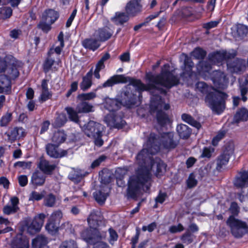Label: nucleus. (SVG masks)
Returning a JSON list of instances; mask_svg holds the SVG:
<instances>
[{
  "label": "nucleus",
  "mask_w": 248,
  "mask_h": 248,
  "mask_svg": "<svg viewBox=\"0 0 248 248\" xmlns=\"http://www.w3.org/2000/svg\"><path fill=\"white\" fill-rule=\"evenodd\" d=\"M121 106L123 105L118 97L117 99L107 98L104 106L109 111H114L117 110Z\"/></svg>",
  "instance_id": "20"
},
{
  "label": "nucleus",
  "mask_w": 248,
  "mask_h": 248,
  "mask_svg": "<svg viewBox=\"0 0 248 248\" xmlns=\"http://www.w3.org/2000/svg\"><path fill=\"white\" fill-rule=\"evenodd\" d=\"M112 32L107 28L99 29L95 31L93 34L94 37H96L99 41L104 42L111 37Z\"/></svg>",
  "instance_id": "19"
},
{
  "label": "nucleus",
  "mask_w": 248,
  "mask_h": 248,
  "mask_svg": "<svg viewBox=\"0 0 248 248\" xmlns=\"http://www.w3.org/2000/svg\"><path fill=\"white\" fill-rule=\"evenodd\" d=\"M227 224L230 226L232 235L235 237H241L247 231V225L245 222L236 219L233 216L229 217Z\"/></svg>",
  "instance_id": "7"
},
{
  "label": "nucleus",
  "mask_w": 248,
  "mask_h": 248,
  "mask_svg": "<svg viewBox=\"0 0 248 248\" xmlns=\"http://www.w3.org/2000/svg\"><path fill=\"white\" fill-rule=\"evenodd\" d=\"M245 64L243 60L237 59L233 62H228L227 67L232 73H240L245 70Z\"/></svg>",
  "instance_id": "14"
},
{
  "label": "nucleus",
  "mask_w": 248,
  "mask_h": 248,
  "mask_svg": "<svg viewBox=\"0 0 248 248\" xmlns=\"http://www.w3.org/2000/svg\"><path fill=\"white\" fill-rule=\"evenodd\" d=\"M234 145L233 142L229 141L224 145L223 153L229 156L232 155L234 152Z\"/></svg>",
  "instance_id": "44"
},
{
  "label": "nucleus",
  "mask_w": 248,
  "mask_h": 248,
  "mask_svg": "<svg viewBox=\"0 0 248 248\" xmlns=\"http://www.w3.org/2000/svg\"><path fill=\"white\" fill-rule=\"evenodd\" d=\"M12 118V113L10 112H7L1 118L0 120V126L1 127L7 126L11 121Z\"/></svg>",
  "instance_id": "50"
},
{
  "label": "nucleus",
  "mask_w": 248,
  "mask_h": 248,
  "mask_svg": "<svg viewBox=\"0 0 248 248\" xmlns=\"http://www.w3.org/2000/svg\"><path fill=\"white\" fill-rule=\"evenodd\" d=\"M137 80L124 75H115L110 77L102 85L103 88L112 87L115 84L126 83L128 82L129 85L126 86L122 91L120 94L118 96L123 106L130 108L136 103L137 95L135 94L136 90L140 93L142 91H140L137 87L131 83V81Z\"/></svg>",
  "instance_id": "3"
},
{
  "label": "nucleus",
  "mask_w": 248,
  "mask_h": 248,
  "mask_svg": "<svg viewBox=\"0 0 248 248\" xmlns=\"http://www.w3.org/2000/svg\"><path fill=\"white\" fill-rule=\"evenodd\" d=\"M197 90L203 93H207L205 98L206 105L217 114L221 113L225 108V99L228 95L219 92L204 82H199L196 85Z\"/></svg>",
  "instance_id": "4"
},
{
  "label": "nucleus",
  "mask_w": 248,
  "mask_h": 248,
  "mask_svg": "<svg viewBox=\"0 0 248 248\" xmlns=\"http://www.w3.org/2000/svg\"><path fill=\"white\" fill-rule=\"evenodd\" d=\"M234 185L237 188H242L248 186V171H240L236 176Z\"/></svg>",
  "instance_id": "15"
},
{
  "label": "nucleus",
  "mask_w": 248,
  "mask_h": 248,
  "mask_svg": "<svg viewBox=\"0 0 248 248\" xmlns=\"http://www.w3.org/2000/svg\"><path fill=\"white\" fill-rule=\"evenodd\" d=\"M11 81L6 75H0V93L9 94L11 93Z\"/></svg>",
  "instance_id": "16"
},
{
  "label": "nucleus",
  "mask_w": 248,
  "mask_h": 248,
  "mask_svg": "<svg viewBox=\"0 0 248 248\" xmlns=\"http://www.w3.org/2000/svg\"><path fill=\"white\" fill-rule=\"evenodd\" d=\"M209 61L212 63H219L222 62L224 59L223 54L222 51L217 52L216 53L211 54L208 56Z\"/></svg>",
  "instance_id": "35"
},
{
  "label": "nucleus",
  "mask_w": 248,
  "mask_h": 248,
  "mask_svg": "<svg viewBox=\"0 0 248 248\" xmlns=\"http://www.w3.org/2000/svg\"><path fill=\"white\" fill-rule=\"evenodd\" d=\"M46 176L42 172L36 171L31 176V182L35 186H42L45 182Z\"/></svg>",
  "instance_id": "23"
},
{
  "label": "nucleus",
  "mask_w": 248,
  "mask_h": 248,
  "mask_svg": "<svg viewBox=\"0 0 248 248\" xmlns=\"http://www.w3.org/2000/svg\"><path fill=\"white\" fill-rule=\"evenodd\" d=\"M15 168H21L23 169H30L31 166V162L18 161L14 165Z\"/></svg>",
  "instance_id": "53"
},
{
  "label": "nucleus",
  "mask_w": 248,
  "mask_h": 248,
  "mask_svg": "<svg viewBox=\"0 0 248 248\" xmlns=\"http://www.w3.org/2000/svg\"><path fill=\"white\" fill-rule=\"evenodd\" d=\"M123 116L124 114L122 112L110 113L105 116L104 121L110 127L121 128L126 123L123 119Z\"/></svg>",
  "instance_id": "10"
},
{
  "label": "nucleus",
  "mask_w": 248,
  "mask_h": 248,
  "mask_svg": "<svg viewBox=\"0 0 248 248\" xmlns=\"http://www.w3.org/2000/svg\"><path fill=\"white\" fill-rule=\"evenodd\" d=\"M212 79L214 86L218 89L224 90L227 86L228 81L225 74L218 70L213 72L212 75Z\"/></svg>",
  "instance_id": "12"
},
{
  "label": "nucleus",
  "mask_w": 248,
  "mask_h": 248,
  "mask_svg": "<svg viewBox=\"0 0 248 248\" xmlns=\"http://www.w3.org/2000/svg\"><path fill=\"white\" fill-rule=\"evenodd\" d=\"M230 156L223 153L217 158V169L220 170L223 165H226L228 162Z\"/></svg>",
  "instance_id": "41"
},
{
  "label": "nucleus",
  "mask_w": 248,
  "mask_h": 248,
  "mask_svg": "<svg viewBox=\"0 0 248 248\" xmlns=\"http://www.w3.org/2000/svg\"><path fill=\"white\" fill-rule=\"evenodd\" d=\"M92 70H91L83 77L82 81L80 83V88L82 91H85L91 87L92 84Z\"/></svg>",
  "instance_id": "30"
},
{
  "label": "nucleus",
  "mask_w": 248,
  "mask_h": 248,
  "mask_svg": "<svg viewBox=\"0 0 248 248\" xmlns=\"http://www.w3.org/2000/svg\"><path fill=\"white\" fill-rule=\"evenodd\" d=\"M96 95L95 92H90L86 93H81L78 96V98L79 101H86L93 99L96 97Z\"/></svg>",
  "instance_id": "48"
},
{
  "label": "nucleus",
  "mask_w": 248,
  "mask_h": 248,
  "mask_svg": "<svg viewBox=\"0 0 248 248\" xmlns=\"http://www.w3.org/2000/svg\"><path fill=\"white\" fill-rule=\"evenodd\" d=\"M102 130L101 124L93 121H90L82 127L85 134L89 138H93L95 145L98 147H101L104 143L102 139Z\"/></svg>",
  "instance_id": "5"
},
{
  "label": "nucleus",
  "mask_w": 248,
  "mask_h": 248,
  "mask_svg": "<svg viewBox=\"0 0 248 248\" xmlns=\"http://www.w3.org/2000/svg\"><path fill=\"white\" fill-rule=\"evenodd\" d=\"M159 151L158 142L155 135L152 134L136 157V162L139 165V168L136 174L131 176L128 180L126 189L127 199L137 200L140 194L141 187L143 186L146 188L143 190L147 192L150 187V171L152 169H156L157 175H161L166 171L167 165L159 158L154 159L151 156Z\"/></svg>",
  "instance_id": "1"
},
{
  "label": "nucleus",
  "mask_w": 248,
  "mask_h": 248,
  "mask_svg": "<svg viewBox=\"0 0 248 248\" xmlns=\"http://www.w3.org/2000/svg\"><path fill=\"white\" fill-rule=\"evenodd\" d=\"M38 167L46 174H51L56 168L55 165L50 164L48 161L44 159H40Z\"/></svg>",
  "instance_id": "22"
},
{
  "label": "nucleus",
  "mask_w": 248,
  "mask_h": 248,
  "mask_svg": "<svg viewBox=\"0 0 248 248\" xmlns=\"http://www.w3.org/2000/svg\"><path fill=\"white\" fill-rule=\"evenodd\" d=\"M194 238V236L189 231H187L182 235L181 239L184 243L188 245L193 241Z\"/></svg>",
  "instance_id": "46"
},
{
  "label": "nucleus",
  "mask_w": 248,
  "mask_h": 248,
  "mask_svg": "<svg viewBox=\"0 0 248 248\" xmlns=\"http://www.w3.org/2000/svg\"><path fill=\"white\" fill-rule=\"evenodd\" d=\"M47 244L46 238L43 235H38L32 240V244L35 248H41Z\"/></svg>",
  "instance_id": "34"
},
{
  "label": "nucleus",
  "mask_w": 248,
  "mask_h": 248,
  "mask_svg": "<svg viewBox=\"0 0 248 248\" xmlns=\"http://www.w3.org/2000/svg\"><path fill=\"white\" fill-rule=\"evenodd\" d=\"M101 217L100 213L98 212H93L89 215L87 221L90 228H96L99 225V221H100Z\"/></svg>",
  "instance_id": "29"
},
{
  "label": "nucleus",
  "mask_w": 248,
  "mask_h": 248,
  "mask_svg": "<svg viewBox=\"0 0 248 248\" xmlns=\"http://www.w3.org/2000/svg\"><path fill=\"white\" fill-rule=\"evenodd\" d=\"M206 55L205 51L201 48L195 49L192 52L191 55L196 59H203Z\"/></svg>",
  "instance_id": "45"
},
{
  "label": "nucleus",
  "mask_w": 248,
  "mask_h": 248,
  "mask_svg": "<svg viewBox=\"0 0 248 248\" xmlns=\"http://www.w3.org/2000/svg\"><path fill=\"white\" fill-rule=\"evenodd\" d=\"M107 157L105 155H102L100 156L97 159L95 160L91 164V168H94L99 166L100 163L104 161Z\"/></svg>",
  "instance_id": "64"
},
{
  "label": "nucleus",
  "mask_w": 248,
  "mask_h": 248,
  "mask_svg": "<svg viewBox=\"0 0 248 248\" xmlns=\"http://www.w3.org/2000/svg\"><path fill=\"white\" fill-rule=\"evenodd\" d=\"M248 191L246 190H242L240 192L237 194L238 198L241 202L245 201L248 199Z\"/></svg>",
  "instance_id": "62"
},
{
  "label": "nucleus",
  "mask_w": 248,
  "mask_h": 248,
  "mask_svg": "<svg viewBox=\"0 0 248 248\" xmlns=\"http://www.w3.org/2000/svg\"><path fill=\"white\" fill-rule=\"evenodd\" d=\"M82 44L85 48L93 50L97 49L100 45L96 37L86 39L82 41Z\"/></svg>",
  "instance_id": "25"
},
{
  "label": "nucleus",
  "mask_w": 248,
  "mask_h": 248,
  "mask_svg": "<svg viewBox=\"0 0 248 248\" xmlns=\"http://www.w3.org/2000/svg\"><path fill=\"white\" fill-rule=\"evenodd\" d=\"M65 110H66L70 120L75 123H78L79 121V118L78 115V111L75 110L72 108H66Z\"/></svg>",
  "instance_id": "42"
},
{
  "label": "nucleus",
  "mask_w": 248,
  "mask_h": 248,
  "mask_svg": "<svg viewBox=\"0 0 248 248\" xmlns=\"http://www.w3.org/2000/svg\"><path fill=\"white\" fill-rule=\"evenodd\" d=\"M225 134L226 132L224 131H219L213 139V145L214 146H216L218 142L224 137Z\"/></svg>",
  "instance_id": "56"
},
{
  "label": "nucleus",
  "mask_w": 248,
  "mask_h": 248,
  "mask_svg": "<svg viewBox=\"0 0 248 248\" xmlns=\"http://www.w3.org/2000/svg\"><path fill=\"white\" fill-rule=\"evenodd\" d=\"M58 14L53 10L49 9L46 11L43 14L42 19L48 24L53 23L58 18Z\"/></svg>",
  "instance_id": "24"
},
{
  "label": "nucleus",
  "mask_w": 248,
  "mask_h": 248,
  "mask_svg": "<svg viewBox=\"0 0 248 248\" xmlns=\"http://www.w3.org/2000/svg\"><path fill=\"white\" fill-rule=\"evenodd\" d=\"M184 64L185 66V71L184 72L183 74L185 75L187 74L190 76L192 68L194 66L193 62L191 61L190 58L186 56Z\"/></svg>",
  "instance_id": "43"
},
{
  "label": "nucleus",
  "mask_w": 248,
  "mask_h": 248,
  "mask_svg": "<svg viewBox=\"0 0 248 248\" xmlns=\"http://www.w3.org/2000/svg\"><path fill=\"white\" fill-rule=\"evenodd\" d=\"M125 10L128 16H134L140 11V6L137 0H133L126 4Z\"/></svg>",
  "instance_id": "17"
},
{
  "label": "nucleus",
  "mask_w": 248,
  "mask_h": 248,
  "mask_svg": "<svg viewBox=\"0 0 248 248\" xmlns=\"http://www.w3.org/2000/svg\"><path fill=\"white\" fill-rule=\"evenodd\" d=\"M110 20L116 25H122L128 21L129 16L126 13L117 12L110 18Z\"/></svg>",
  "instance_id": "18"
},
{
  "label": "nucleus",
  "mask_w": 248,
  "mask_h": 248,
  "mask_svg": "<svg viewBox=\"0 0 248 248\" xmlns=\"http://www.w3.org/2000/svg\"><path fill=\"white\" fill-rule=\"evenodd\" d=\"M93 196L98 203L102 204L105 202L108 195L102 190H98L93 193Z\"/></svg>",
  "instance_id": "37"
},
{
  "label": "nucleus",
  "mask_w": 248,
  "mask_h": 248,
  "mask_svg": "<svg viewBox=\"0 0 248 248\" xmlns=\"http://www.w3.org/2000/svg\"><path fill=\"white\" fill-rule=\"evenodd\" d=\"M248 120V110L246 108H242L239 109L233 118V122L235 123H239L240 122H244Z\"/></svg>",
  "instance_id": "26"
},
{
  "label": "nucleus",
  "mask_w": 248,
  "mask_h": 248,
  "mask_svg": "<svg viewBox=\"0 0 248 248\" xmlns=\"http://www.w3.org/2000/svg\"><path fill=\"white\" fill-rule=\"evenodd\" d=\"M11 205H6L3 207V211L5 214L10 215L15 213L18 210L17 205L19 203V200L16 197H13L10 200Z\"/></svg>",
  "instance_id": "21"
},
{
  "label": "nucleus",
  "mask_w": 248,
  "mask_h": 248,
  "mask_svg": "<svg viewBox=\"0 0 248 248\" xmlns=\"http://www.w3.org/2000/svg\"><path fill=\"white\" fill-rule=\"evenodd\" d=\"M197 184V181L195 179V177L193 173H191L188 179L187 180V185L189 188H192L195 186Z\"/></svg>",
  "instance_id": "55"
},
{
  "label": "nucleus",
  "mask_w": 248,
  "mask_h": 248,
  "mask_svg": "<svg viewBox=\"0 0 248 248\" xmlns=\"http://www.w3.org/2000/svg\"><path fill=\"white\" fill-rule=\"evenodd\" d=\"M105 236V233L101 232L96 228L85 230L81 234L82 238L90 245H94L99 242Z\"/></svg>",
  "instance_id": "8"
},
{
  "label": "nucleus",
  "mask_w": 248,
  "mask_h": 248,
  "mask_svg": "<svg viewBox=\"0 0 248 248\" xmlns=\"http://www.w3.org/2000/svg\"><path fill=\"white\" fill-rule=\"evenodd\" d=\"M62 217V212L60 210H58L52 213L49 218V219L59 224Z\"/></svg>",
  "instance_id": "51"
},
{
  "label": "nucleus",
  "mask_w": 248,
  "mask_h": 248,
  "mask_svg": "<svg viewBox=\"0 0 248 248\" xmlns=\"http://www.w3.org/2000/svg\"><path fill=\"white\" fill-rule=\"evenodd\" d=\"M176 129L180 137L183 139H188L191 133L190 128L186 124H180L178 125Z\"/></svg>",
  "instance_id": "27"
},
{
  "label": "nucleus",
  "mask_w": 248,
  "mask_h": 248,
  "mask_svg": "<svg viewBox=\"0 0 248 248\" xmlns=\"http://www.w3.org/2000/svg\"><path fill=\"white\" fill-rule=\"evenodd\" d=\"M6 59L8 61V65L5 71V75L10 80L15 79L19 76L18 68L22 66V62L11 55L7 56Z\"/></svg>",
  "instance_id": "9"
},
{
  "label": "nucleus",
  "mask_w": 248,
  "mask_h": 248,
  "mask_svg": "<svg viewBox=\"0 0 248 248\" xmlns=\"http://www.w3.org/2000/svg\"><path fill=\"white\" fill-rule=\"evenodd\" d=\"M59 225L58 223L51 221L49 219L46 224V230L51 234H55L58 231Z\"/></svg>",
  "instance_id": "38"
},
{
  "label": "nucleus",
  "mask_w": 248,
  "mask_h": 248,
  "mask_svg": "<svg viewBox=\"0 0 248 248\" xmlns=\"http://www.w3.org/2000/svg\"><path fill=\"white\" fill-rule=\"evenodd\" d=\"M22 132L21 128L15 127L10 131V132L5 133L8 137V140L11 141L15 140L18 137L19 132Z\"/></svg>",
  "instance_id": "39"
},
{
  "label": "nucleus",
  "mask_w": 248,
  "mask_h": 248,
  "mask_svg": "<svg viewBox=\"0 0 248 248\" xmlns=\"http://www.w3.org/2000/svg\"><path fill=\"white\" fill-rule=\"evenodd\" d=\"M127 170L126 169L122 168H118L115 170V177L116 179L124 178L126 174Z\"/></svg>",
  "instance_id": "58"
},
{
  "label": "nucleus",
  "mask_w": 248,
  "mask_h": 248,
  "mask_svg": "<svg viewBox=\"0 0 248 248\" xmlns=\"http://www.w3.org/2000/svg\"><path fill=\"white\" fill-rule=\"evenodd\" d=\"M58 41L60 42V45L57 46L54 49H50L48 52V56H52L54 52L57 53L58 55L60 54L62 48L64 46L63 42V34L62 32H61L58 36Z\"/></svg>",
  "instance_id": "33"
},
{
  "label": "nucleus",
  "mask_w": 248,
  "mask_h": 248,
  "mask_svg": "<svg viewBox=\"0 0 248 248\" xmlns=\"http://www.w3.org/2000/svg\"><path fill=\"white\" fill-rule=\"evenodd\" d=\"M52 24H48L46 22H45L43 19L41 20L40 23L38 24V27L41 29L43 31L45 32H47L50 30V25Z\"/></svg>",
  "instance_id": "57"
},
{
  "label": "nucleus",
  "mask_w": 248,
  "mask_h": 248,
  "mask_svg": "<svg viewBox=\"0 0 248 248\" xmlns=\"http://www.w3.org/2000/svg\"><path fill=\"white\" fill-rule=\"evenodd\" d=\"M58 146V145L48 143L46 146L47 154L54 158H61L67 155V151L59 149Z\"/></svg>",
  "instance_id": "13"
},
{
  "label": "nucleus",
  "mask_w": 248,
  "mask_h": 248,
  "mask_svg": "<svg viewBox=\"0 0 248 248\" xmlns=\"http://www.w3.org/2000/svg\"><path fill=\"white\" fill-rule=\"evenodd\" d=\"M111 181V176L109 173H103L101 176V182L104 184L109 183Z\"/></svg>",
  "instance_id": "60"
},
{
  "label": "nucleus",
  "mask_w": 248,
  "mask_h": 248,
  "mask_svg": "<svg viewBox=\"0 0 248 248\" xmlns=\"http://www.w3.org/2000/svg\"><path fill=\"white\" fill-rule=\"evenodd\" d=\"M152 134L154 135L155 137L159 146L161 145L160 142H161L162 145L164 148L166 149H173L175 148L178 144V141L173 140L174 134L172 133H164L162 135L161 139H159V137L157 138V136L153 133H151L150 136Z\"/></svg>",
  "instance_id": "11"
},
{
  "label": "nucleus",
  "mask_w": 248,
  "mask_h": 248,
  "mask_svg": "<svg viewBox=\"0 0 248 248\" xmlns=\"http://www.w3.org/2000/svg\"><path fill=\"white\" fill-rule=\"evenodd\" d=\"M56 203V197L52 194L47 195L44 200V204L47 207H53Z\"/></svg>",
  "instance_id": "47"
},
{
  "label": "nucleus",
  "mask_w": 248,
  "mask_h": 248,
  "mask_svg": "<svg viewBox=\"0 0 248 248\" xmlns=\"http://www.w3.org/2000/svg\"><path fill=\"white\" fill-rule=\"evenodd\" d=\"M45 218V215L41 214L36 216L33 219H27L24 221L23 229L27 230L31 234L39 232L42 228Z\"/></svg>",
  "instance_id": "6"
},
{
  "label": "nucleus",
  "mask_w": 248,
  "mask_h": 248,
  "mask_svg": "<svg viewBox=\"0 0 248 248\" xmlns=\"http://www.w3.org/2000/svg\"><path fill=\"white\" fill-rule=\"evenodd\" d=\"M42 93L40 97V100L44 102L48 99L51 96V93L49 92L47 88V81L43 79L41 84Z\"/></svg>",
  "instance_id": "32"
},
{
  "label": "nucleus",
  "mask_w": 248,
  "mask_h": 248,
  "mask_svg": "<svg viewBox=\"0 0 248 248\" xmlns=\"http://www.w3.org/2000/svg\"><path fill=\"white\" fill-rule=\"evenodd\" d=\"M93 106L86 101H80L78 104L76 109L78 113H89L93 111Z\"/></svg>",
  "instance_id": "31"
},
{
  "label": "nucleus",
  "mask_w": 248,
  "mask_h": 248,
  "mask_svg": "<svg viewBox=\"0 0 248 248\" xmlns=\"http://www.w3.org/2000/svg\"><path fill=\"white\" fill-rule=\"evenodd\" d=\"M12 14V10L10 7L0 8V18L6 19L9 18Z\"/></svg>",
  "instance_id": "49"
},
{
  "label": "nucleus",
  "mask_w": 248,
  "mask_h": 248,
  "mask_svg": "<svg viewBox=\"0 0 248 248\" xmlns=\"http://www.w3.org/2000/svg\"><path fill=\"white\" fill-rule=\"evenodd\" d=\"M66 121V115L64 114H60L56 118L52 125L54 127H60L64 124Z\"/></svg>",
  "instance_id": "40"
},
{
  "label": "nucleus",
  "mask_w": 248,
  "mask_h": 248,
  "mask_svg": "<svg viewBox=\"0 0 248 248\" xmlns=\"http://www.w3.org/2000/svg\"><path fill=\"white\" fill-rule=\"evenodd\" d=\"M181 117L182 119L184 121L189 124L192 126L195 127L197 129H199L201 127V124L197 121H196L190 115L184 113L182 115Z\"/></svg>",
  "instance_id": "36"
},
{
  "label": "nucleus",
  "mask_w": 248,
  "mask_h": 248,
  "mask_svg": "<svg viewBox=\"0 0 248 248\" xmlns=\"http://www.w3.org/2000/svg\"><path fill=\"white\" fill-rule=\"evenodd\" d=\"M212 62L209 61H202L199 63V66L201 67L202 71L205 72H208L211 69Z\"/></svg>",
  "instance_id": "52"
},
{
  "label": "nucleus",
  "mask_w": 248,
  "mask_h": 248,
  "mask_svg": "<svg viewBox=\"0 0 248 248\" xmlns=\"http://www.w3.org/2000/svg\"><path fill=\"white\" fill-rule=\"evenodd\" d=\"M184 230V228L181 224H179L178 225L171 226L169 228V231L172 233L180 232Z\"/></svg>",
  "instance_id": "61"
},
{
  "label": "nucleus",
  "mask_w": 248,
  "mask_h": 248,
  "mask_svg": "<svg viewBox=\"0 0 248 248\" xmlns=\"http://www.w3.org/2000/svg\"><path fill=\"white\" fill-rule=\"evenodd\" d=\"M44 195L42 193H39L36 191H32L30 195L29 198V200L31 201H39L41 200L43 197Z\"/></svg>",
  "instance_id": "59"
},
{
  "label": "nucleus",
  "mask_w": 248,
  "mask_h": 248,
  "mask_svg": "<svg viewBox=\"0 0 248 248\" xmlns=\"http://www.w3.org/2000/svg\"><path fill=\"white\" fill-rule=\"evenodd\" d=\"M229 210L233 215H237L239 212V208L237 203L235 202H232Z\"/></svg>",
  "instance_id": "63"
},
{
  "label": "nucleus",
  "mask_w": 248,
  "mask_h": 248,
  "mask_svg": "<svg viewBox=\"0 0 248 248\" xmlns=\"http://www.w3.org/2000/svg\"><path fill=\"white\" fill-rule=\"evenodd\" d=\"M60 248H77V246L74 240H69L63 242Z\"/></svg>",
  "instance_id": "54"
},
{
  "label": "nucleus",
  "mask_w": 248,
  "mask_h": 248,
  "mask_svg": "<svg viewBox=\"0 0 248 248\" xmlns=\"http://www.w3.org/2000/svg\"><path fill=\"white\" fill-rule=\"evenodd\" d=\"M67 135L63 130H59L55 132L52 137V141L59 146L60 144L65 141Z\"/></svg>",
  "instance_id": "28"
},
{
  "label": "nucleus",
  "mask_w": 248,
  "mask_h": 248,
  "mask_svg": "<svg viewBox=\"0 0 248 248\" xmlns=\"http://www.w3.org/2000/svg\"><path fill=\"white\" fill-rule=\"evenodd\" d=\"M170 65L165 64L162 68L160 74L153 75L151 73L146 74V78L148 83L145 85L140 80H132L131 83L138 88L140 91H147L152 94L150 110L152 114L156 113L158 123L161 125L169 121L168 116L162 110L170 108L168 104H164V101L158 94H166V89H170L172 87L177 85L179 81L178 78L174 76L169 71Z\"/></svg>",
  "instance_id": "2"
}]
</instances>
